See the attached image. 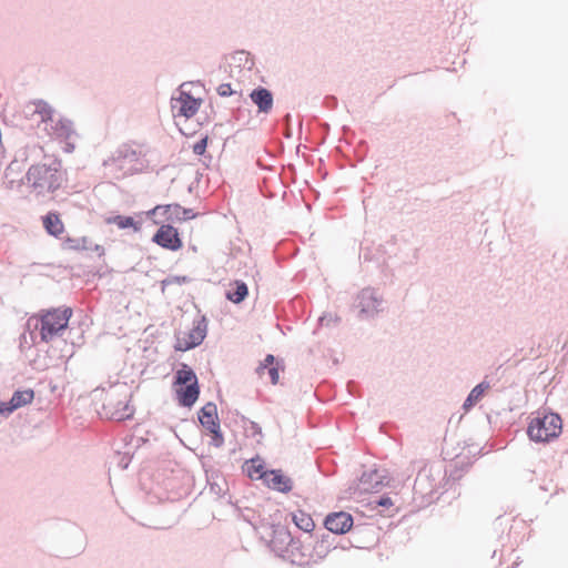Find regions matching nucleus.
Wrapping results in <instances>:
<instances>
[{"label":"nucleus","instance_id":"nucleus-1","mask_svg":"<svg viewBox=\"0 0 568 568\" xmlns=\"http://www.w3.org/2000/svg\"><path fill=\"white\" fill-rule=\"evenodd\" d=\"M102 166L106 176L121 180L145 171L149 161L140 149L122 143L103 161Z\"/></svg>","mask_w":568,"mask_h":568},{"label":"nucleus","instance_id":"nucleus-2","mask_svg":"<svg viewBox=\"0 0 568 568\" xmlns=\"http://www.w3.org/2000/svg\"><path fill=\"white\" fill-rule=\"evenodd\" d=\"M26 180L38 195L54 193L65 182L62 163L57 158H44L43 162L31 165Z\"/></svg>","mask_w":568,"mask_h":568},{"label":"nucleus","instance_id":"nucleus-3","mask_svg":"<svg viewBox=\"0 0 568 568\" xmlns=\"http://www.w3.org/2000/svg\"><path fill=\"white\" fill-rule=\"evenodd\" d=\"M445 476L440 464H426L418 470L413 487V500L417 507H427L439 498L438 489Z\"/></svg>","mask_w":568,"mask_h":568},{"label":"nucleus","instance_id":"nucleus-4","mask_svg":"<svg viewBox=\"0 0 568 568\" xmlns=\"http://www.w3.org/2000/svg\"><path fill=\"white\" fill-rule=\"evenodd\" d=\"M72 314V308L68 306L42 310L39 317L28 320V326L30 327L31 323L36 321L34 328L39 329L40 341L50 343L55 337L62 336L68 328Z\"/></svg>","mask_w":568,"mask_h":568},{"label":"nucleus","instance_id":"nucleus-5","mask_svg":"<svg viewBox=\"0 0 568 568\" xmlns=\"http://www.w3.org/2000/svg\"><path fill=\"white\" fill-rule=\"evenodd\" d=\"M562 430V419L559 414L538 410L530 419L527 435L535 443H549L558 438Z\"/></svg>","mask_w":568,"mask_h":568},{"label":"nucleus","instance_id":"nucleus-6","mask_svg":"<svg viewBox=\"0 0 568 568\" xmlns=\"http://www.w3.org/2000/svg\"><path fill=\"white\" fill-rule=\"evenodd\" d=\"M383 297L373 287H365L358 292L353 306L358 310V317L363 320L374 318L383 311Z\"/></svg>","mask_w":568,"mask_h":568},{"label":"nucleus","instance_id":"nucleus-7","mask_svg":"<svg viewBox=\"0 0 568 568\" xmlns=\"http://www.w3.org/2000/svg\"><path fill=\"white\" fill-rule=\"evenodd\" d=\"M207 332V320L202 316L200 320L194 322L192 329L189 332L187 337L178 338L175 343V351L186 352L201 345L206 337Z\"/></svg>","mask_w":568,"mask_h":568},{"label":"nucleus","instance_id":"nucleus-8","mask_svg":"<svg viewBox=\"0 0 568 568\" xmlns=\"http://www.w3.org/2000/svg\"><path fill=\"white\" fill-rule=\"evenodd\" d=\"M201 102V99L194 98L190 92L180 91L176 98L171 99V106L175 116L190 119L199 111Z\"/></svg>","mask_w":568,"mask_h":568},{"label":"nucleus","instance_id":"nucleus-9","mask_svg":"<svg viewBox=\"0 0 568 568\" xmlns=\"http://www.w3.org/2000/svg\"><path fill=\"white\" fill-rule=\"evenodd\" d=\"M152 242L169 251H179L183 246L178 230L171 224H162L152 236Z\"/></svg>","mask_w":568,"mask_h":568},{"label":"nucleus","instance_id":"nucleus-10","mask_svg":"<svg viewBox=\"0 0 568 568\" xmlns=\"http://www.w3.org/2000/svg\"><path fill=\"white\" fill-rule=\"evenodd\" d=\"M255 478L262 479L270 489L278 493L287 494L293 489V480L281 469H267Z\"/></svg>","mask_w":568,"mask_h":568},{"label":"nucleus","instance_id":"nucleus-11","mask_svg":"<svg viewBox=\"0 0 568 568\" xmlns=\"http://www.w3.org/2000/svg\"><path fill=\"white\" fill-rule=\"evenodd\" d=\"M353 524L352 515L343 510L331 513L324 519V527L332 535L346 534L351 530Z\"/></svg>","mask_w":568,"mask_h":568},{"label":"nucleus","instance_id":"nucleus-12","mask_svg":"<svg viewBox=\"0 0 568 568\" xmlns=\"http://www.w3.org/2000/svg\"><path fill=\"white\" fill-rule=\"evenodd\" d=\"M272 539L270 540L271 549L281 558H283L284 550L291 545L294 537L287 527L281 524H272Z\"/></svg>","mask_w":568,"mask_h":568},{"label":"nucleus","instance_id":"nucleus-13","mask_svg":"<svg viewBox=\"0 0 568 568\" xmlns=\"http://www.w3.org/2000/svg\"><path fill=\"white\" fill-rule=\"evenodd\" d=\"M283 559L300 567L311 566L313 564L311 552L302 546L298 539H293L291 545L284 550Z\"/></svg>","mask_w":568,"mask_h":568},{"label":"nucleus","instance_id":"nucleus-14","mask_svg":"<svg viewBox=\"0 0 568 568\" xmlns=\"http://www.w3.org/2000/svg\"><path fill=\"white\" fill-rule=\"evenodd\" d=\"M248 97L256 105L257 113L268 114L273 110L274 95L270 89L258 85L250 92Z\"/></svg>","mask_w":568,"mask_h":568},{"label":"nucleus","instance_id":"nucleus-15","mask_svg":"<svg viewBox=\"0 0 568 568\" xmlns=\"http://www.w3.org/2000/svg\"><path fill=\"white\" fill-rule=\"evenodd\" d=\"M337 548L336 537L329 532H322L317 537L313 550L311 551L313 564L324 559L332 550Z\"/></svg>","mask_w":568,"mask_h":568},{"label":"nucleus","instance_id":"nucleus-16","mask_svg":"<svg viewBox=\"0 0 568 568\" xmlns=\"http://www.w3.org/2000/svg\"><path fill=\"white\" fill-rule=\"evenodd\" d=\"M200 396L199 382H194L190 385L179 386L176 388V397L179 405L182 407H192Z\"/></svg>","mask_w":568,"mask_h":568},{"label":"nucleus","instance_id":"nucleus-17","mask_svg":"<svg viewBox=\"0 0 568 568\" xmlns=\"http://www.w3.org/2000/svg\"><path fill=\"white\" fill-rule=\"evenodd\" d=\"M197 418L205 429H214L220 424L217 407L213 402H207L197 413Z\"/></svg>","mask_w":568,"mask_h":568},{"label":"nucleus","instance_id":"nucleus-18","mask_svg":"<svg viewBox=\"0 0 568 568\" xmlns=\"http://www.w3.org/2000/svg\"><path fill=\"white\" fill-rule=\"evenodd\" d=\"M50 133L57 139L68 140L74 133L73 122L67 118L59 115L54 118V122H50Z\"/></svg>","mask_w":568,"mask_h":568},{"label":"nucleus","instance_id":"nucleus-19","mask_svg":"<svg viewBox=\"0 0 568 568\" xmlns=\"http://www.w3.org/2000/svg\"><path fill=\"white\" fill-rule=\"evenodd\" d=\"M248 296V286L245 282L236 280L225 291V298L234 304L242 303Z\"/></svg>","mask_w":568,"mask_h":568},{"label":"nucleus","instance_id":"nucleus-20","mask_svg":"<svg viewBox=\"0 0 568 568\" xmlns=\"http://www.w3.org/2000/svg\"><path fill=\"white\" fill-rule=\"evenodd\" d=\"M42 224L51 236L59 237L64 232V225L57 212H49L42 216Z\"/></svg>","mask_w":568,"mask_h":568},{"label":"nucleus","instance_id":"nucleus-21","mask_svg":"<svg viewBox=\"0 0 568 568\" xmlns=\"http://www.w3.org/2000/svg\"><path fill=\"white\" fill-rule=\"evenodd\" d=\"M490 388L489 382L484 379L479 384H477L467 395L464 400L463 408L468 412L485 395L486 390Z\"/></svg>","mask_w":568,"mask_h":568},{"label":"nucleus","instance_id":"nucleus-22","mask_svg":"<svg viewBox=\"0 0 568 568\" xmlns=\"http://www.w3.org/2000/svg\"><path fill=\"white\" fill-rule=\"evenodd\" d=\"M106 224L116 225L120 230L132 229L134 232L141 231V222L135 221L133 216L113 215L105 220Z\"/></svg>","mask_w":568,"mask_h":568},{"label":"nucleus","instance_id":"nucleus-23","mask_svg":"<svg viewBox=\"0 0 568 568\" xmlns=\"http://www.w3.org/2000/svg\"><path fill=\"white\" fill-rule=\"evenodd\" d=\"M210 491L217 497H223L227 490V483L220 473H212L206 475Z\"/></svg>","mask_w":568,"mask_h":568},{"label":"nucleus","instance_id":"nucleus-24","mask_svg":"<svg viewBox=\"0 0 568 568\" xmlns=\"http://www.w3.org/2000/svg\"><path fill=\"white\" fill-rule=\"evenodd\" d=\"M199 382L195 372L186 364H182L174 375L173 384L176 386L190 385Z\"/></svg>","mask_w":568,"mask_h":568},{"label":"nucleus","instance_id":"nucleus-25","mask_svg":"<svg viewBox=\"0 0 568 568\" xmlns=\"http://www.w3.org/2000/svg\"><path fill=\"white\" fill-rule=\"evenodd\" d=\"M382 470L364 471L359 478L361 488L365 491H378V480Z\"/></svg>","mask_w":568,"mask_h":568},{"label":"nucleus","instance_id":"nucleus-26","mask_svg":"<svg viewBox=\"0 0 568 568\" xmlns=\"http://www.w3.org/2000/svg\"><path fill=\"white\" fill-rule=\"evenodd\" d=\"M34 398V392L31 388L16 390L9 399L10 408L18 409L30 404Z\"/></svg>","mask_w":568,"mask_h":568},{"label":"nucleus","instance_id":"nucleus-27","mask_svg":"<svg viewBox=\"0 0 568 568\" xmlns=\"http://www.w3.org/2000/svg\"><path fill=\"white\" fill-rule=\"evenodd\" d=\"M292 520L295 524V526L303 530L304 532H312L315 528V524L311 515L297 510L292 514Z\"/></svg>","mask_w":568,"mask_h":568},{"label":"nucleus","instance_id":"nucleus-28","mask_svg":"<svg viewBox=\"0 0 568 568\" xmlns=\"http://www.w3.org/2000/svg\"><path fill=\"white\" fill-rule=\"evenodd\" d=\"M134 409L129 405V403L119 402L116 408L113 410H106V415L110 419L122 422L129 419L133 416Z\"/></svg>","mask_w":568,"mask_h":568},{"label":"nucleus","instance_id":"nucleus-29","mask_svg":"<svg viewBox=\"0 0 568 568\" xmlns=\"http://www.w3.org/2000/svg\"><path fill=\"white\" fill-rule=\"evenodd\" d=\"M36 112L41 116L42 122L47 124L54 122L55 111L48 102L40 100L36 104Z\"/></svg>","mask_w":568,"mask_h":568},{"label":"nucleus","instance_id":"nucleus-30","mask_svg":"<svg viewBox=\"0 0 568 568\" xmlns=\"http://www.w3.org/2000/svg\"><path fill=\"white\" fill-rule=\"evenodd\" d=\"M181 205L178 203L163 205V216L170 222H181Z\"/></svg>","mask_w":568,"mask_h":568},{"label":"nucleus","instance_id":"nucleus-31","mask_svg":"<svg viewBox=\"0 0 568 568\" xmlns=\"http://www.w3.org/2000/svg\"><path fill=\"white\" fill-rule=\"evenodd\" d=\"M251 466L247 468V475L251 478H254L253 474H257V476L262 473H265L266 469H264V460L256 456L250 460Z\"/></svg>","mask_w":568,"mask_h":568},{"label":"nucleus","instance_id":"nucleus-32","mask_svg":"<svg viewBox=\"0 0 568 568\" xmlns=\"http://www.w3.org/2000/svg\"><path fill=\"white\" fill-rule=\"evenodd\" d=\"M272 366H278V363H276V358L272 354H267L265 358L258 364L255 372L258 376H262L264 372L266 371V367Z\"/></svg>","mask_w":568,"mask_h":568},{"label":"nucleus","instance_id":"nucleus-33","mask_svg":"<svg viewBox=\"0 0 568 568\" xmlns=\"http://www.w3.org/2000/svg\"><path fill=\"white\" fill-rule=\"evenodd\" d=\"M209 432L212 434L211 444L215 447H221L224 444V437L221 432L220 424H217V426L214 429H210Z\"/></svg>","mask_w":568,"mask_h":568},{"label":"nucleus","instance_id":"nucleus-34","mask_svg":"<svg viewBox=\"0 0 568 568\" xmlns=\"http://www.w3.org/2000/svg\"><path fill=\"white\" fill-rule=\"evenodd\" d=\"M338 321L339 318L336 315L325 313L322 316H320L317 324L318 326H331L332 324H336Z\"/></svg>","mask_w":568,"mask_h":568},{"label":"nucleus","instance_id":"nucleus-35","mask_svg":"<svg viewBox=\"0 0 568 568\" xmlns=\"http://www.w3.org/2000/svg\"><path fill=\"white\" fill-rule=\"evenodd\" d=\"M209 143V138L205 135L201 138L196 143L193 145V153L196 155H203L206 151Z\"/></svg>","mask_w":568,"mask_h":568},{"label":"nucleus","instance_id":"nucleus-36","mask_svg":"<svg viewBox=\"0 0 568 568\" xmlns=\"http://www.w3.org/2000/svg\"><path fill=\"white\" fill-rule=\"evenodd\" d=\"M216 92L222 98L231 97L235 93V91L231 87V83H221L217 87Z\"/></svg>","mask_w":568,"mask_h":568},{"label":"nucleus","instance_id":"nucleus-37","mask_svg":"<svg viewBox=\"0 0 568 568\" xmlns=\"http://www.w3.org/2000/svg\"><path fill=\"white\" fill-rule=\"evenodd\" d=\"M68 242L70 243V247L71 248H75V250H89L90 247L87 246V239L85 237H82V239H69Z\"/></svg>","mask_w":568,"mask_h":568},{"label":"nucleus","instance_id":"nucleus-38","mask_svg":"<svg viewBox=\"0 0 568 568\" xmlns=\"http://www.w3.org/2000/svg\"><path fill=\"white\" fill-rule=\"evenodd\" d=\"M392 477L387 474V470L383 469L381 471V478L378 481V491L383 488V487H390L392 486Z\"/></svg>","mask_w":568,"mask_h":568},{"label":"nucleus","instance_id":"nucleus-39","mask_svg":"<svg viewBox=\"0 0 568 568\" xmlns=\"http://www.w3.org/2000/svg\"><path fill=\"white\" fill-rule=\"evenodd\" d=\"M266 371H267V374L270 376L271 383L273 385H276L278 383V379H280V374H278L280 365L278 366L266 367Z\"/></svg>","mask_w":568,"mask_h":568},{"label":"nucleus","instance_id":"nucleus-40","mask_svg":"<svg viewBox=\"0 0 568 568\" xmlns=\"http://www.w3.org/2000/svg\"><path fill=\"white\" fill-rule=\"evenodd\" d=\"M190 282V277L187 276H173V277H170L165 281H163V284H171V283H176V284H186Z\"/></svg>","mask_w":568,"mask_h":568},{"label":"nucleus","instance_id":"nucleus-41","mask_svg":"<svg viewBox=\"0 0 568 568\" xmlns=\"http://www.w3.org/2000/svg\"><path fill=\"white\" fill-rule=\"evenodd\" d=\"M181 222L192 220L196 216L192 209H185L181 206Z\"/></svg>","mask_w":568,"mask_h":568},{"label":"nucleus","instance_id":"nucleus-42","mask_svg":"<svg viewBox=\"0 0 568 568\" xmlns=\"http://www.w3.org/2000/svg\"><path fill=\"white\" fill-rule=\"evenodd\" d=\"M248 429L251 430V436H252V437H255V436H257V435H258L260 437H263L262 428H261V426H260L257 423H255V422H252V420H251V422H250V428H248Z\"/></svg>","mask_w":568,"mask_h":568},{"label":"nucleus","instance_id":"nucleus-43","mask_svg":"<svg viewBox=\"0 0 568 568\" xmlns=\"http://www.w3.org/2000/svg\"><path fill=\"white\" fill-rule=\"evenodd\" d=\"M16 409L10 408L9 400L8 402H0V415L8 416L11 413H13Z\"/></svg>","mask_w":568,"mask_h":568},{"label":"nucleus","instance_id":"nucleus-44","mask_svg":"<svg viewBox=\"0 0 568 568\" xmlns=\"http://www.w3.org/2000/svg\"><path fill=\"white\" fill-rule=\"evenodd\" d=\"M131 459H132V456H130L129 454L121 455L120 460H119V466L122 469H126L131 463Z\"/></svg>","mask_w":568,"mask_h":568},{"label":"nucleus","instance_id":"nucleus-45","mask_svg":"<svg viewBox=\"0 0 568 568\" xmlns=\"http://www.w3.org/2000/svg\"><path fill=\"white\" fill-rule=\"evenodd\" d=\"M376 504L381 507L388 508L393 505V500L388 496H381L378 500H376Z\"/></svg>","mask_w":568,"mask_h":568},{"label":"nucleus","instance_id":"nucleus-46","mask_svg":"<svg viewBox=\"0 0 568 568\" xmlns=\"http://www.w3.org/2000/svg\"><path fill=\"white\" fill-rule=\"evenodd\" d=\"M148 217H152L153 215L161 214L163 216V205H156L153 209L149 210L146 213Z\"/></svg>","mask_w":568,"mask_h":568},{"label":"nucleus","instance_id":"nucleus-47","mask_svg":"<svg viewBox=\"0 0 568 568\" xmlns=\"http://www.w3.org/2000/svg\"><path fill=\"white\" fill-rule=\"evenodd\" d=\"M359 258H363L364 261H372V254L369 248L362 246L359 251Z\"/></svg>","mask_w":568,"mask_h":568},{"label":"nucleus","instance_id":"nucleus-48","mask_svg":"<svg viewBox=\"0 0 568 568\" xmlns=\"http://www.w3.org/2000/svg\"><path fill=\"white\" fill-rule=\"evenodd\" d=\"M93 250L99 254V256L103 255L104 254V248L103 246L99 245V244H95Z\"/></svg>","mask_w":568,"mask_h":568},{"label":"nucleus","instance_id":"nucleus-49","mask_svg":"<svg viewBox=\"0 0 568 568\" xmlns=\"http://www.w3.org/2000/svg\"><path fill=\"white\" fill-rule=\"evenodd\" d=\"M355 386H356L355 382L349 381V382L347 383V390H348L351 394H353V392H354V387H355Z\"/></svg>","mask_w":568,"mask_h":568},{"label":"nucleus","instance_id":"nucleus-50","mask_svg":"<svg viewBox=\"0 0 568 568\" xmlns=\"http://www.w3.org/2000/svg\"><path fill=\"white\" fill-rule=\"evenodd\" d=\"M71 149H74V145H69L68 144V149H67V152H70Z\"/></svg>","mask_w":568,"mask_h":568},{"label":"nucleus","instance_id":"nucleus-51","mask_svg":"<svg viewBox=\"0 0 568 568\" xmlns=\"http://www.w3.org/2000/svg\"><path fill=\"white\" fill-rule=\"evenodd\" d=\"M71 149H74V145H69L68 144V149H67V152H70Z\"/></svg>","mask_w":568,"mask_h":568},{"label":"nucleus","instance_id":"nucleus-52","mask_svg":"<svg viewBox=\"0 0 568 568\" xmlns=\"http://www.w3.org/2000/svg\"><path fill=\"white\" fill-rule=\"evenodd\" d=\"M71 149H74V145H69L68 144V149H67V152H70Z\"/></svg>","mask_w":568,"mask_h":568},{"label":"nucleus","instance_id":"nucleus-53","mask_svg":"<svg viewBox=\"0 0 568 568\" xmlns=\"http://www.w3.org/2000/svg\"><path fill=\"white\" fill-rule=\"evenodd\" d=\"M334 103H336V98H329Z\"/></svg>","mask_w":568,"mask_h":568}]
</instances>
